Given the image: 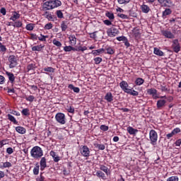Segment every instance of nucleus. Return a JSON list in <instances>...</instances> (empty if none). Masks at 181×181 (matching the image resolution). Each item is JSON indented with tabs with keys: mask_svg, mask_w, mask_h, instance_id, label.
<instances>
[{
	"mask_svg": "<svg viewBox=\"0 0 181 181\" xmlns=\"http://www.w3.org/2000/svg\"><path fill=\"white\" fill-rule=\"evenodd\" d=\"M2 30V28H0V33ZM0 42H2V37L0 35ZM7 49H6V46H5L4 45L2 44V42H0V52L5 53V52H6Z\"/></svg>",
	"mask_w": 181,
	"mask_h": 181,
	"instance_id": "23",
	"label": "nucleus"
},
{
	"mask_svg": "<svg viewBox=\"0 0 181 181\" xmlns=\"http://www.w3.org/2000/svg\"><path fill=\"white\" fill-rule=\"evenodd\" d=\"M140 9L143 13H149L151 12V8L148 7V5L143 4L140 6Z\"/></svg>",
	"mask_w": 181,
	"mask_h": 181,
	"instance_id": "19",
	"label": "nucleus"
},
{
	"mask_svg": "<svg viewBox=\"0 0 181 181\" xmlns=\"http://www.w3.org/2000/svg\"><path fill=\"white\" fill-rule=\"evenodd\" d=\"M90 39H97V31L89 33Z\"/></svg>",
	"mask_w": 181,
	"mask_h": 181,
	"instance_id": "59",
	"label": "nucleus"
},
{
	"mask_svg": "<svg viewBox=\"0 0 181 181\" xmlns=\"http://www.w3.org/2000/svg\"><path fill=\"white\" fill-rule=\"evenodd\" d=\"M116 39L117 40H118V42H124V40H127V37L120 36V37H117Z\"/></svg>",
	"mask_w": 181,
	"mask_h": 181,
	"instance_id": "58",
	"label": "nucleus"
},
{
	"mask_svg": "<svg viewBox=\"0 0 181 181\" xmlns=\"http://www.w3.org/2000/svg\"><path fill=\"white\" fill-rule=\"evenodd\" d=\"M8 60L10 63V69H14V67H16V66H18V59L15 55H10L8 58Z\"/></svg>",
	"mask_w": 181,
	"mask_h": 181,
	"instance_id": "7",
	"label": "nucleus"
},
{
	"mask_svg": "<svg viewBox=\"0 0 181 181\" xmlns=\"http://www.w3.org/2000/svg\"><path fill=\"white\" fill-rule=\"evenodd\" d=\"M55 119L58 124H60L61 125H64L67 121L66 119V115L64 113L58 112L55 115Z\"/></svg>",
	"mask_w": 181,
	"mask_h": 181,
	"instance_id": "3",
	"label": "nucleus"
},
{
	"mask_svg": "<svg viewBox=\"0 0 181 181\" xmlns=\"http://www.w3.org/2000/svg\"><path fill=\"white\" fill-rule=\"evenodd\" d=\"M71 49H73V47L72 46H65L64 47V52H71Z\"/></svg>",
	"mask_w": 181,
	"mask_h": 181,
	"instance_id": "61",
	"label": "nucleus"
},
{
	"mask_svg": "<svg viewBox=\"0 0 181 181\" xmlns=\"http://www.w3.org/2000/svg\"><path fill=\"white\" fill-rule=\"evenodd\" d=\"M93 60L95 62V64H100V63H101V62H103V58H101L100 57H97L94 58Z\"/></svg>",
	"mask_w": 181,
	"mask_h": 181,
	"instance_id": "50",
	"label": "nucleus"
},
{
	"mask_svg": "<svg viewBox=\"0 0 181 181\" xmlns=\"http://www.w3.org/2000/svg\"><path fill=\"white\" fill-rule=\"evenodd\" d=\"M7 117H8V119L11 121V122H13L16 125L18 124V121H16V119L15 118V117L12 116V115L8 114Z\"/></svg>",
	"mask_w": 181,
	"mask_h": 181,
	"instance_id": "35",
	"label": "nucleus"
},
{
	"mask_svg": "<svg viewBox=\"0 0 181 181\" xmlns=\"http://www.w3.org/2000/svg\"><path fill=\"white\" fill-rule=\"evenodd\" d=\"M94 146L99 149V151H104V149H105V145L103 144H94Z\"/></svg>",
	"mask_w": 181,
	"mask_h": 181,
	"instance_id": "39",
	"label": "nucleus"
},
{
	"mask_svg": "<svg viewBox=\"0 0 181 181\" xmlns=\"http://www.w3.org/2000/svg\"><path fill=\"white\" fill-rule=\"evenodd\" d=\"M25 99L26 100V101L33 103V101H35V96L30 95L29 96H25Z\"/></svg>",
	"mask_w": 181,
	"mask_h": 181,
	"instance_id": "47",
	"label": "nucleus"
},
{
	"mask_svg": "<svg viewBox=\"0 0 181 181\" xmlns=\"http://www.w3.org/2000/svg\"><path fill=\"white\" fill-rule=\"evenodd\" d=\"M146 93L148 95H152L154 100H156L158 98H166V95L158 97V90L155 88H151L147 89Z\"/></svg>",
	"mask_w": 181,
	"mask_h": 181,
	"instance_id": "5",
	"label": "nucleus"
},
{
	"mask_svg": "<svg viewBox=\"0 0 181 181\" xmlns=\"http://www.w3.org/2000/svg\"><path fill=\"white\" fill-rule=\"evenodd\" d=\"M106 33L109 37H115V36L119 35V30H118L115 26H112L110 28H108Z\"/></svg>",
	"mask_w": 181,
	"mask_h": 181,
	"instance_id": "4",
	"label": "nucleus"
},
{
	"mask_svg": "<svg viewBox=\"0 0 181 181\" xmlns=\"http://www.w3.org/2000/svg\"><path fill=\"white\" fill-rule=\"evenodd\" d=\"M117 16L121 19H129V17L124 13H118Z\"/></svg>",
	"mask_w": 181,
	"mask_h": 181,
	"instance_id": "53",
	"label": "nucleus"
},
{
	"mask_svg": "<svg viewBox=\"0 0 181 181\" xmlns=\"http://www.w3.org/2000/svg\"><path fill=\"white\" fill-rule=\"evenodd\" d=\"M153 53L154 54H156V56H164V53L162 52V50L159 49L158 47H154L153 49Z\"/></svg>",
	"mask_w": 181,
	"mask_h": 181,
	"instance_id": "32",
	"label": "nucleus"
},
{
	"mask_svg": "<svg viewBox=\"0 0 181 181\" xmlns=\"http://www.w3.org/2000/svg\"><path fill=\"white\" fill-rule=\"evenodd\" d=\"M165 6H168V8H170V6H173V2H172V0H165Z\"/></svg>",
	"mask_w": 181,
	"mask_h": 181,
	"instance_id": "57",
	"label": "nucleus"
},
{
	"mask_svg": "<svg viewBox=\"0 0 181 181\" xmlns=\"http://www.w3.org/2000/svg\"><path fill=\"white\" fill-rule=\"evenodd\" d=\"M95 176H97V177H98L99 179H102V180H107V176L105 175V173H104L100 170L96 171Z\"/></svg>",
	"mask_w": 181,
	"mask_h": 181,
	"instance_id": "12",
	"label": "nucleus"
},
{
	"mask_svg": "<svg viewBox=\"0 0 181 181\" xmlns=\"http://www.w3.org/2000/svg\"><path fill=\"white\" fill-rule=\"evenodd\" d=\"M105 16H107L110 21H114V19H115V16L112 12L107 11L105 13Z\"/></svg>",
	"mask_w": 181,
	"mask_h": 181,
	"instance_id": "33",
	"label": "nucleus"
},
{
	"mask_svg": "<svg viewBox=\"0 0 181 181\" xmlns=\"http://www.w3.org/2000/svg\"><path fill=\"white\" fill-rule=\"evenodd\" d=\"M53 45L54 46H57V47H62V42L60 41L57 40L56 38L52 40Z\"/></svg>",
	"mask_w": 181,
	"mask_h": 181,
	"instance_id": "45",
	"label": "nucleus"
},
{
	"mask_svg": "<svg viewBox=\"0 0 181 181\" xmlns=\"http://www.w3.org/2000/svg\"><path fill=\"white\" fill-rule=\"evenodd\" d=\"M30 39L31 40H37V39H38V37H37V35H36V34H35V33H31L30 35Z\"/></svg>",
	"mask_w": 181,
	"mask_h": 181,
	"instance_id": "54",
	"label": "nucleus"
},
{
	"mask_svg": "<svg viewBox=\"0 0 181 181\" xmlns=\"http://www.w3.org/2000/svg\"><path fill=\"white\" fill-rule=\"evenodd\" d=\"M127 131L130 135H136L138 132V129H134L132 127L130 126L127 127Z\"/></svg>",
	"mask_w": 181,
	"mask_h": 181,
	"instance_id": "26",
	"label": "nucleus"
},
{
	"mask_svg": "<svg viewBox=\"0 0 181 181\" xmlns=\"http://www.w3.org/2000/svg\"><path fill=\"white\" fill-rule=\"evenodd\" d=\"M80 153L82 155V156H84V158H88L90 157V148L87 146H81L80 148Z\"/></svg>",
	"mask_w": 181,
	"mask_h": 181,
	"instance_id": "8",
	"label": "nucleus"
},
{
	"mask_svg": "<svg viewBox=\"0 0 181 181\" xmlns=\"http://www.w3.org/2000/svg\"><path fill=\"white\" fill-rule=\"evenodd\" d=\"M144 83H145V80H144L142 78H137L134 81V84H136V86H142Z\"/></svg>",
	"mask_w": 181,
	"mask_h": 181,
	"instance_id": "34",
	"label": "nucleus"
},
{
	"mask_svg": "<svg viewBox=\"0 0 181 181\" xmlns=\"http://www.w3.org/2000/svg\"><path fill=\"white\" fill-rule=\"evenodd\" d=\"M16 132H18V134H21L22 135L26 134V129L21 126L16 127Z\"/></svg>",
	"mask_w": 181,
	"mask_h": 181,
	"instance_id": "27",
	"label": "nucleus"
},
{
	"mask_svg": "<svg viewBox=\"0 0 181 181\" xmlns=\"http://www.w3.org/2000/svg\"><path fill=\"white\" fill-rule=\"evenodd\" d=\"M69 28L67 21H62L61 23V29L62 32H66Z\"/></svg>",
	"mask_w": 181,
	"mask_h": 181,
	"instance_id": "30",
	"label": "nucleus"
},
{
	"mask_svg": "<svg viewBox=\"0 0 181 181\" xmlns=\"http://www.w3.org/2000/svg\"><path fill=\"white\" fill-rule=\"evenodd\" d=\"M50 156L54 159V162H59L60 160V157L57 156V153L54 151H51L49 153Z\"/></svg>",
	"mask_w": 181,
	"mask_h": 181,
	"instance_id": "21",
	"label": "nucleus"
},
{
	"mask_svg": "<svg viewBox=\"0 0 181 181\" xmlns=\"http://www.w3.org/2000/svg\"><path fill=\"white\" fill-rule=\"evenodd\" d=\"M157 108L158 110H162V108H163V107H165L166 105V100H158L157 101Z\"/></svg>",
	"mask_w": 181,
	"mask_h": 181,
	"instance_id": "14",
	"label": "nucleus"
},
{
	"mask_svg": "<svg viewBox=\"0 0 181 181\" xmlns=\"http://www.w3.org/2000/svg\"><path fill=\"white\" fill-rule=\"evenodd\" d=\"M172 14V9L170 8H165L164 11H163L162 13V18L163 19H166L169 15Z\"/></svg>",
	"mask_w": 181,
	"mask_h": 181,
	"instance_id": "18",
	"label": "nucleus"
},
{
	"mask_svg": "<svg viewBox=\"0 0 181 181\" xmlns=\"http://www.w3.org/2000/svg\"><path fill=\"white\" fill-rule=\"evenodd\" d=\"M0 13H1L4 16H5V15H6V8H5L4 7H2L0 9Z\"/></svg>",
	"mask_w": 181,
	"mask_h": 181,
	"instance_id": "63",
	"label": "nucleus"
},
{
	"mask_svg": "<svg viewBox=\"0 0 181 181\" xmlns=\"http://www.w3.org/2000/svg\"><path fill=\"white\" fill-rule=\"evenodd\" d=\"M35 69H36V64L32 63V64H29L27 66V71L28 73H29L30 71V70H35Z\"/></svg>",
	"mask_w": 181,
	"mask_h": 181,
	"instance_id": "40",
	"label": "nucleus"
},
{
	"mask_svg": "<svg viewBox=\"0 0 181 181\" xmlns=\"http://www.w3.org/2000/svg\"><path fill=\"white\" fill-rule=\"evenodd\" d=\"M119 87L124 91V90H127L128 87H129V85L128 84L127 81H122V82L119 83Z\"/></svg>",
	"mask_w": 181,
	"mask_h": 181,
	"instance_id": "25",
	"label": "nucleus"
},
{
	"mask_svg": "<svg viewBox=\"0 0 181 181\" xmlns=\"http://www.w3.org/2000/svg\"><path fill=\"white\" fill-rule=\"evenodd\" d=\"M2 165H0V169H5L6 168H12V163L11 162L6 161L1 163Z\"/></svg>",
	"mask_w": 181,
	"mask_h": 181,
	"instance_id": "29",
	"label": "nucleus"
},
{
	"mask_svg": "<svg viewBox=\"0 0 181 181\" xmlns=\"http://www.w3.org/2000/svg\"><path fill=\"white\" fill-rule=\"evenodd\" d=\"M42 12H44L42 13V16H44V18H46V19H47V21H49L51 22H54V16L52 15V13L48 11H41Z\"/></svg>",
	"mask_w": 181,
	"mask_h": 181,
	"instance_id": "9",
	"label": "nucleus"
},
{
	"mask_svg": "<svg viewBox=\"0 0 181 181\" xmlns=\"http://www.w3.org/2000/svg\"><path fill=\"white\" fill-rule=\"evenodd\" d=\"M119 5H127L131 2V0H117Z\"/></svg>",
	"mask_w": 181,
	"mask_h": 181,
	"instance_id": "46",
	"label": "nucleus"
},
{
	"mask_svg": "<svg viewBox=\"0 0 181 181\" xmlns=\"http://www.w3.org/2000/svg\"><path fill=\"white\" fill-rule=\"evenodd\" d=\"M104 99L107 100V103H112L114 101V96L111 92H108L105 95Z\"/></svg>",
	"mask_w": 181,
	"mask_h": 181,
	"instance_id": "15",
	"label": "nucleus"
},
{
	"mask_svg": "<svg viewBox=\"0 0 181 181\" xmlns=\"http://www.w3.org/2000/svg\"><path fill=\"white\" fill-rule=\"evenodd\" d=\"M173 49L175 53H179L180 52V45H173Z\"/></svg>",
	"mask_w": 181,
	"mask_h": 181,
	"instance_id": "49",
	"label": "nucleus"
},
{
	"mask_svg": "<svg viewBox=\"0 0 181 181\" xmlns=\"http://www.w3.org/2000/svg\"><path fill=\"white\" fill-rule=\"evenodd\" d=\"M161 35L167 39H175V35L171 31L168 30H161Z\"/></svg>",
	"mask_w": 181,
	"mask_h": 181,
	"instance_id": "10",
	"label": "nucleus"
},
{
	"mask_svg": "<svg viewBox=\"0 0 181 181\" xmlns=\"http://www.w3.org/2000/svg\"><path fill=\"white\" fill-rule=\"evenodd\" d=\"M65 110H66V111L68 112H70L71 114H74V112H75L74 107H73L72 105H66Z\"/></svg>",
	"mask_w": 181,
	"mask_h": 181,
	"instance_id": "38",
	"label": "nucleus"
},
{
	"mask_svg": "<svg viewBox=\"0 0 181 181\" xmlns=\"http://www.w3.org/2000/svg\"><path fill=\"white\" fill-rule=\"evenodd\" d=\"M40 170L43 171L46 168H47V162L46 157H41L40 160Z\"/></svg>",
	"mask_w": 181,
	"mask_h": 181,
	"instance_id": "11",
	"label": "nucleus"
},
{
	"mask_svg": "<svg viewBox=\"0 0 181 181\" xmlns=\"http://www.w3.org/2000/svg\"><path fill=\"white\" fill-rule=\"evenodd\" d=\"M30 156L34 159H40L43 156V150L40 146H35L31 149Z\"/></svg>",
	"mask_w": 181,
	"mask_h": 181,
	"instance_id": "2",
	"label": "nucleus"
},
{
	"mask_svg": "<svg viewBox=\"0 0 181 181\" xmlns=\"http://www.w3.org/2000/svg\"><path fill=\"white\" fill-rule=\"evenodd\" d=\"M173 135H176L177 134H179L180 132H181L180 128L179 127H176L175 129H174L172 132Z\"/></svg>",
	"mask_w": 181,
	"mask_h": 181,
	"instance_id": "52",
	"label": "nucleus"
},
{
	"mask_svg": "<svg viewBox=\"0 0 181 181\" xmlns=\"http://www.w3.org/2000/svg\"><path fill=\"white\" fill-rule=\"evenodd\" d=\"M56 15L59 19H63L64 18V16L63 15V12L62 10H57L56 11Z\"/></svg>",
	"mask_w": 181,
	"mask_h": 181,
	"instance_id": "43",
	"label": "nucleus"
},
{
	"mask_svg": "<svg viewBox=\"0 0 181 181\" xmlns=\"http://www.w3.org/2000/svg\"><path fill=\"white\" fill-rule=\"evenodd\" d=\"M23 25V23H22V21H15L14 24H11L13 28H22Z\"/></svg>",
	"mask_w": 181,
	"mask_h": 181,
	"instance_id": "41",
	"label": "nucleus"
},
{
	"mask_svg": "<svg viewBox=\"0 0 181 181\" xmlns=\"http://www.w3.org/2000/svg\"><path fill=\"white\" fill-rule=\"evenodd\" d=\"M21 114L25 117H29V115H30V110H29V108H24L22 110Z\"/></svg>",
	"mask_w": 181,
	"mask_h": 181,
	"instance_id": "36",
	"label": "nucleus"
},
{
	"mask_svg": "<svg viewBox=\"0 0 181 181\" xmlns=\"http://www.w3.org/2000/svg\"><path fill=\"white\" fill-rule=\"evenodd\" d=\"M52 28H53V24L52 23H47L45 25V29L47 30H49Z\"/></svg>",
	"mask_w": 181,
	"mask_h": 181,
	"instance_id": "60",
	"label": "nucleus"
},
{
	"mask_svg": "<svg viewBox=\"0 0 181 181\" xmlns=\"http://www.w3.org/2000/svg\"><path fill=\"white\" fill-rule=\"evenodd\" d=\"M166 181H179V177L173 175L168 177Z\"/></svg>",
	"mask_w": 181,
	"mask_h": 181,
	"instance_id": "48",
	"label": "nucleus"
},
{
	"mask_svg": "<svg viewBox=\"0 0 181 181\" xmlns=\"http://www.w3.org/2000/svg\"><path fill=\"white\" fill-rule=\"evenodd\" d=\"M6 74L8 78L10 83L11 84H13V83H15V75L13 73H11L9 71H6Z\"/></svg>",
	"mask_w": 181,
	"mask_h": 181,
	"instance_id": "17",
	"label": "nucleus"
},
{
	"mask_svg": "<svg viewBox=\"0 0 181 181\" xmlns=\"http://www.w3.org/2000/svg\"><path fill=\"white\" fill-rule=\"evenodd\" d=\"M99 169L100 171L104 172V173H105V175H107V176H108V175H110V170L108 168V167L100 164L99 165Z\"/></svg>",
	"mask_w": 181,
	"mask_h": 181,
	"instance_id": "16",
	"label": "nucleus"
},
{
	"mask_svg": "<svg viewBox=\"0 0 181 181\" xmlns=\"http://www.w3.org/2000/svg\"><path fill=\"white\" fill-rule=\"evenodd\" d=\"M48 37V35H44L42 34H40V36L38 37V40H40V42H46V39H47Z\"/></svg>",
	"mask_w": 181,
	"mask_h": 181,
	"instance_id": "44",
	"label": "nucleus"
},
{
	"mask_svg": "<svg viewBox=\"0 0 181 181\" xmlns=\"http://www.w3.org/2000/svg\"><path fill=\"white\" fill-rule=\"evenodd\" d=\"M43 173H40V177L36 178V181H45V177L43 175Z\"/></svg>",
	"mask_w": 181,
	"mask_h": 181,
	"instance_id": "64",
	"label": "nucleus"
},
{
	"mask_svg": "<svg viewBox=\"0 0 181 181\" xmlns=\"http://www.w3.org/2000/svg\"><path fill=\"white\" fill-rule=\"evenodd\" d=\"M135 39H139L141 37V33L139 32V29H136V28H133L132 30Z\"/></svg>",
	"mask_w": 181,
	"mask_h": 181,
	"instance_id": "24",
	"label": "nucleus"
},
{
	"mask_svg": "<svg viewBox=\"0 0 181 181\" xmlns=\"http://www.w3.org/2000/svg\"><path fill=\"white\" fill-rule=\"evenodd\" d=\"M43 71L45 72H42V73H45V74H49V73L54 72V68L52 66H46L43 69Z\"/></svg>",
	"mask_w": 181,
	"mask_h": 181,
	"instance_id": "28",
	"label": "nucleus"
},
{
	"mask_svg": "<svg viewBox=\"0 0 181 181\" xmlns=\"http://www.w3.org/2000/svg\"><path fill=\"white\" fill-rule=\"evenodd\" d=\"M100 128L101 131H104V132L108 131V129H109L108 126H106L105 124L101 125Z\"/></svg>",
	"mask_w": 181,
	"mask_h": 181,
	"instance_id": "62",
	"label": "nucleus"
},
{
	"mask_svg": "<svg viewBox=\"0 0 181 181\" xmlns=\"http://www.w3.org/2000/svg\"><path fill=\"white\" fill-rule=\"evenodd\" d=\"M103 23H104V25H106V26H111V25H112V21L104 20Z\"/></svg>",
	"mask_w": 181,
	"mask_h": 181,
	"instance_id": "55",
	"label": "nucleus"
},
{
	"mask_svg": "<svg viewBox=\"0 0 181 181\" xmlns=\"http://www.w3.org/2000/svg\"><path fill=\"white\" fill-rule=\"evenodd\" d=\"M26 30H33L35 29V24L34 23H29L27 24L25 26Z\"/></svg>",
	"mask_w": 181,
	"mask_h": 181,
	"instance_id": "42",
	"label": "nucleus"
},
{
	"mask_svg": "<svg viewBox=\"0 0 181 181\" xmlns=\"http://www.w3.org/2000/svg\"><path fill=\"white\" fill-rule=\"evenodd\" d=\"M107 54H114V53H115V51L114 50V49H112L110 47H108L107 49Z\"/></svg>",
	"mask_w": 181,
	"mask_h": 181,
	"instance_id": "51",
	"label": "nucleus"
},
{
	"mask_svg": "<svg viewBox=\"0 0 181 181\" xmlns=\"http://www.w3.org/2000/svg\"><path fill=\"white\" fill-rule=\"evenodd\" d=\"M40 168V165H39V163H35V167L33 168V175H39V169Z\"/></svg>",
	"mask_w": 181,
	"mask_h": 181,
	"instance_id": "37",
	"label": "nucleus"
},
{
	"mask_svg": "<svg viewBox=\"0 0 181 181\" xmlns=\"http://www.w3.org/2000/svg\"><path fill=\"white\" fill-rule=\"evenodd\" d=\"M69 44L71 46H76L77 45V38L74 35H70L69 37Z\"/></svg>",
	"mask_w": 181,
	"mask_h": 181,
	"instance_id": "13",
	"label": "nucleus"
},
{
	"mask_svg": "<svg viewBox=\"0 0 181 181\" xmlns=\"http://www.w3.org/2000/svg\"><path fill=\"white\" fill-rule=\"evenodd\" d=\"M45 48V45L40 44V45L33 46L31 49L33 52H42Z\"/></svg>",
	"mask_w": 181,
	"mask_h": 181,
	"instance_id": "22",
	"label": "nucleus"
},
{
	"mask_svg": "<svg viewBox=\"0 0 181 181\" xmlns=\"http://www.w3.org/2000/svg\"><path fill=\"white\" fill-rule=\"evenodd\" d=\"M59 6H62L60 0H49L41 4L40 11H52Z\"/></svg>",
	"mask_w": 181,
	"mask_h": 181,
	"instance_id": "1",
	"label": "nucleus"
},
{
	"mask_svg": "<svg viewBox=\"0 0 181 181\" xmlns=\"http://www.w3.org/2000/svg\"><path fill=\"white\" fill-rule=\"evenodd\" d=\"M105 52V49L104 48H100L98 49L93 50L91 52V54H93V56H100L102 53H104Z\"/></svg>",
	"mask_w": 181,
	"mask_h": 181,
	"instance_id": "20",
	"label": "nucleus"
},
{
	"mask_svg": "<svg viewBox=\"0 0 181 181\" xmlns=\"http://www.w3.org/2000/svg\"><path fill=\"white\" fill-rule=\"evenodd\" d=\"M68 88H69V90H73L74 93H80V88L74 86V84H69L68 86Z\"/></svg>",
	"mask_w": 181,
	"mask_h": 181,
	"instance_id": "31",
	"label": "nucleus"
},
{
	"mask_svg": "<svg viewBox=\"0 0 181 181\" xmlns=\"http://www.w3.org/2000/svg\"><path fill=\"white\" fill-rule=\"evenodd\" d=\"M162 93H167V91H170V89L168 88L166 86H160V89Z\"/></svg>",
	"mask_w": 181,
	"mask_h": 181,
	"instance_id": "56",
	"label": "nucleus"
},
{
	"mask_svg": "<svg viewBox=\"0 0 181 181\" xmlns=\"http://www.w3.org/2000/svg\"><path fill=\"white\" fill-rule=\"evenodd\" d=\"M149 138L151 145H156V142H158V133L156 131L153 129L151 130L149 132Z\"/></svg>",
	"mask_w": 181,
	"mask_h": 181,
	"instance_id": "6",
	"label": "nucleus"
}]
</instances>
